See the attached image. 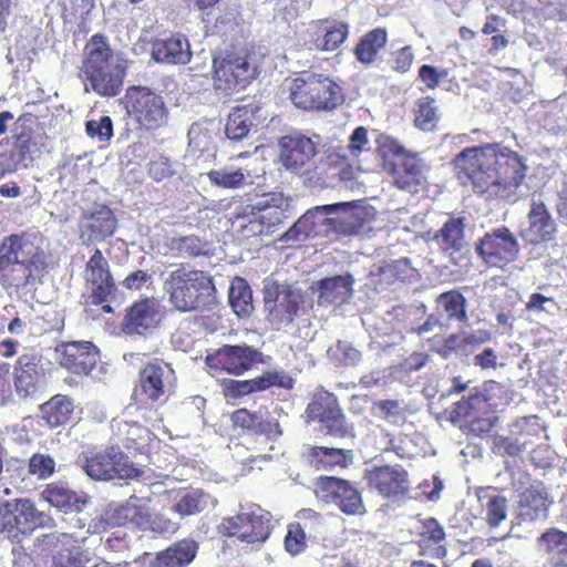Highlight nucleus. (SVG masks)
Here are the masks:
<instances>
[{"label": "nucleus", "mask_w": 567, "mask_h": 567, "mask_svg": "<svg viewBox=\"0 0 567 567\" xmlns=\"http://www.w3.org/2000/svg\"><path fill=\"white\" fill-rule=\"evenodd\" d=\"M152 58L159 63L187 64L192 59L189 41L179 33L157 39L152 45Z\"/></svg>", "instance_id": "29"}, {"label": "nucleus", "mask_w": 567, "mask_h": 567, "mask_svg": "<svg viewBox=\"0 0 567 567\" xmlns=\"http://www.w3.org/2000/svg\"><path fill=\"white\" fill-rule=\"evenodd\" d=\"M437 301L451 318H456L460 321L467 319L465 309L466 300L461 292L451 290L441 293Z\"/></svg>", "instance_id": "55"}, {"label": "nucleus", "mask_w": 567, "mask_h": 567, "mask_svg": "<svg viewBox=\"0 0 567 567\" xmlns=\"http://www.w3.org/2000/svg\"><path fill=\"white\" fill-rule=\"evenodd\" d=\"M386 42V30L374 28L359 39L353 51L354 56L360 63L370 65L377 60L379 52L385 47Z\"/></svg>", "instance_id": "41"}, {"label": "nucleus", "mask_w": 567, "mask_h": 567, "mask_svg": "<svg viewBox=\"0 0 567 567\" xmlns=\"http://www.w3.org/2000/svg\"><path fill=\"white\" fill-rule=\"evenodd\" d=\"M28 472L38 480H47L55 472V461L49 454L34 453L29 458Z\"/></svg>", "instance_id": "60"}, {"label": "nucleus", "mask_w": 567, "mask_h": 567, "mask_svg": "<svg viewBox=\"0 0 567 567\" xmlns=\"http://www.w3.org/2000/svg\"><path fill=\"white\" fill-rule=\"evenodd\" d=\"M449 420L453 424L464 422L471 433L483 436L494 427L496 416L489 396L475 388L466 399L450 408Z\"/></svg>", "instance_id": "12"}, {"label": "nucleus", "mask_w": 567, "mask_h": 567, "mask_svg": "<svg viewBox=\"0 0 567 567\" xmlns=\"http://www.w3.org/2000/svg\"><path fill=\"white\" fill-rule=\"evenodd\" d=\"M42 419L50 427L68 423L74 412L72 400L63 394H56L40 406Z\"/></svg>", "instance_id": "43"}, {"label": "nucleus", "mask_w": 567, "mask_h": 567, "mask_svg": "<svg viewBox=\"0 0 567 567\" xmlns=\"http://www.w3.org/2000/svg\"><path fill=\"white\" fill-rule=\"evenodd\" d=\"M260 112L261 106L257 103L233 107L225 126L226 136L233 141H241L247 137L250 130L264 121Z\"/></svg>", "instance_id": "27"}, {"label": "nucleus", "mask_w": 567, "mask_h": 567, "mask_svg": "<svg viewBox=\"0 0 567 567\" xmlns=\"http://www.w3.org/2000/svg\"><path fill=\"white\" fill-rule=\"evenodd\" d=\"M113 449L86 458L84 470L94 480H112Z\"/></svg>", "instance_id": "52"}, {"label": "nucleus", "mask_w": 567, "mask_h": 567, "mask_svg": "<svg viewBox=\"0 0 567 567\" xmlns=\"http://www.w3.org/2000/svg\"><path fill=\"white\" fill-rule=\"evenodd\" d=\"M84 305L99 307L104 313H113L124 302V296L117 290V286H94L92 290L83 295Z\"/></svg>", "instance_id": "45"}, {"label": "nucleus", "mask_w": 567, "mask_h": 567, "mask_svg": "<svg viewBox=\"0 0 567 567\" xmlns=\"http://www.w3.org/2000/svg\"><path fill=\"white\" fill-rule=\"evenodd\" d=\"M319 226L326 231L337 235L351 236L358 234L362 226L360 218L352 209L350 203H337L317 206L306 212L281 237L282 240H300L316 237Z\"/></svg>", "instance_id": "4"}, {"label": "nucleus", "mask_w": 567, "mask_h": 567, "mask_svg": "<svg viewBox=\"0 0 567 567\" xmlns=\"http://www.w3.org/2000/svg\"><path fill=\"white\" fill-rule=\"evenodd\" d=\"M264 303L268 321L280 329L293 322L307 303V296L292 286H265Z\"/></svg>", "instance_id": "15"}, {"label": "nucleus", "mask_w": 567, "mask_h": 567, "mask_svg": "<svg viewBox=\"0 0 567 567\" xmlns=\"http://www.w3.org/2000/svg\"><path fill=\"white\" fill-rule=\"evenodd\" d=\"M262 212L259 213V235H269L287 218L288 198L281 193H271L262 198Z\"/></svg>", "instance_id": "36"}, {"label": "nucleus", "mask_w": 567, "mask_h": 567, "mask_svg": "<svg viewBox=\"0 0 567 567\" xmlns=\"http://www.w3.org/2000/svg\"><path fill=\"white\" fill-rule=\"evenodd\" d=\"M347 147L329 148L326 154V164L330 167H340L341 179L352 178V165Z\"/></svg>", "instance_id": "59"}, {"label": "nucleus", "mask_w": 567, "mask_h": 567, "mask_svg": "<svg viewBox=\"0 0 567 567\" xmlns=\"http://www.w3.org/2000/svg\"><path fill=\"white\" fill-rule=\"evenodd\" d=\"M44 520L45 515L28 498L0 505V532L14 542H21L38 527L43 526Z\"/></svg>", "instance_id": "14"}, {"label": "nucleus", "mask_w": 567, "mask_h": 567, "mask_svg": "<svg viewBox=\"0 0 567 567\" xmlns=\"http://www.w3.org/2000/svg\"><path fill=\"white\" fill-rule=\"evenodd\" d=\"M476 251L486 265L505 268L518 258L519 244L509 228L501 226L480 239Z\"/></svg>", "instance_id": "16"}, {"label": "nucleus", "mask_w": 567, "mask_h": 567, "mask_svg": "<svg viewBox=\"0 0 567 567\" xmlns=\"http://www.w3.org/2000/svg\"><path fill=\"white\" fill-rule=\"evenodd\" d=\"M329 352L342 367H357L362 361V353L352 343L339 340Z\"/></svg>", "instance_id": "57"}, {"label": "nucleus", "mask_w": 567, "mask_h": 567, "mask_svg": "<svg viewBox=\"0 0 567 567\" xmlns=\"http://www.w3.org/2000/svg\"><path fill=\"white\" fill-rule=\"evenodd\" d=\"M289 100L307 112H332L346 101L343 87L328 75L302 71L289 81Z\"/></svg>", "instance_id": "5"}, {"label": "nucleus", "mask_w": 567, "mask_h": 567, "mask_svg": "<svg viewBox=\"0 0 567 567\" xmlns=\"http://www.w3.org/2000/svg\"><path fill=\"white\" fill-rule=\"evenodd\" d=\"M154 439L155 435L148 427L136 422H125L123 429H120V441L132 453H147Z\"/></svg>", "instance_id": "42"}, {"label": "nucleus", "mask_w": 567, "mask_h": 567, "mask_svg": "<svg viewBox=\"0 0 567 567\" xmlns=\"http://www.w3.org/2000/svg\"><path fill=\"white\" fill-rule=\"evenodd\" d=\"M375 409L390 423H401L405 420V411L398 400H380L375 402Z\"/></svg>", "instance_id": "64"}, {"label": "nucleus", "mask_w": 567, "mask_h": 567, "mask_svg": "<svg viewBox=\"0 0 567 567\" xmlns=\"http://www.w3.org/2000/svg\"><path fill=\"white\" fill-rule=\"evenodd\" d=\"M45 375L42 357L37 353H23L13 364V385L16 393L21 399L33 395L40 388Z\"/></svg>", "instance_id": "24"}, {"label": "nucleus", "mask_w": 567, "mask_h": 567, "mask_svg": "<svg viewBox=\"0 0 567 567\" xmlns=\"http://www.w3.org/2000/svg\"><path fill=\"white\" fill-rule=\"evenodd\" d=\"M465 219L463 217H450L435 233L433 239L444 254L453 256L464 245Z\"/></svg>", "instance_id": "39"}, {"label": "nucleus", "mask_w": 567, "mask_h": 567, "mask_svg": "<svg viewBox=\"0 0 567 567\" xmlns=\"http://www.w3.org/2000/svg\"><path fill=\"white\" fill-rule=\"evenodd\" d=\"M230 422L234 429H240L251 434H264L268 439H277L282 435V430L276 419L265 420L258 412L246 408L235 410L230 414Z\"/></svg>", "instance_id": "30"}, {"label": "nucleus", "mask_w": 567, "mask_h": 567, "mask_svg": "<svg viewBox=\"0 0 567 567\" xmlns=\"http://www.w3.org/2000/svg\"><path fill=\"white\" fill-rule=\"evenodd\" d=\"M347 22L334 19L318 20L311 34L312 48L320 51L337 50L349 37Z\"/></svg>", "instance_id": "28"}, {"label": "nucleus", "mask_w": 567, "mask_h": 567, "mask_svg": "<svg viewBox=\"0 0 567 567\" xmlns=\"http://www.w3.org/2000/svg\"><path fill=\"white\" fill-rule=\"evenodd\" d=\"M112 458V478L118 477L125 480H134L142 476L143 471L130 462L122 452H115L113 450Z\"/></svg>", "instance_id": "61"}, {"label": "nucleus", "mask_w": 567, "mask_h": 567, "mask_svg": "<svg viewBox=\"0 0 567 567\" xmlns=\"http://www.w3.org/2000/svg\"><path fill=\"white\" fill-rule=\"evenodd\" d=\"M537 545L548 558L567 557V532L550 527L540 534Z\"/></svg>", "instance_id": "48"}, {"label": "nucleus", "mask_w": 567, "mask_h": 567, "mask_svg": "<svg viewBox=\"0 0 567 567\" xmlns=\"http://www.w3.org/2000/svg\"><path fill=\"white\" fill-rule=\"evenodd\" d=\"M85 131L91 138L106 142L113 136V122L107 115L101 116L99 121L89 120L85 123Z\"/></svg>", "instance_id": "63"}, {"label": "nucleus", "mask_w": 567, "mask_h": 567, "mask_svg": "<svg viewBox=\"0 0 567 567\" xmlns=\"http://www.w3.org/2000/svg\"><path fill=\"white\" fill-rule=\"evenodd\" d=\"M59 364L70 373L87 375L96 365L97 348L90 341L61 342L55 347Z\"/></svg>", "instance_id": "19"}, {"label": "nucleus", "mask_w": 567, "mask_h": 567, "mask_svg": "<svg viewBox=\"0 0 567 567\" xmlns=\"http://www.w3.org/2000/svg\"><path fill=\"white\" fill-rule=\"evenodd\" d=\"M35 248L31 235L27 231L6 236L0 244L1 279L19 280L21 277L16 275L17 268Z\"/></svg>", "instance_id": "21"}, {"label": "nucleus", "mask_w": 567, "mask_h": 567, "mask_svg": "<svg viewBox=\"0 0 567 567\" xmlns=\"http://www.w3.org/2000/svg\"><path fill=\"white\" fill-rule=\"evenodd\" d=\"M279 158L287 169H307L318 153L317 144L302 134L285 135L279 140Z\"/></svg>", "instance_id": "22"}, {"label": "nucleus", "mask_w": 567, "mask_h": 567, "mask_svg": "<svg viewBox=\"0 0 567 567\" xmlns=\"http://www.w3.org/2000/svg\"><path fill=\"white\" fill-rule=\"evenodd\" d=\"M305 416L308 423H320L330 436L340 439L353 436L352 427L340 408L337 395L328 390L320 388L313 392L307 404Z\"/></svg>", "instance_id": "11"}, {"label": "nucleus", "mask_w": 567, "mask_h": 567, "mask_svg": "<svg viewBox=\"0 0 567 567\" xmlns=\"http://www.w3.org/2000/svg\"><path fill=\"white\" fill-rule=\"evenodd\" d=\"M446 535L444 527L434 517L424 519L421 523V530L419 533L417 545L420 554L426 555L432 558L442 559L446 556L447 549L442 542Z\"/></svg>", "instance_id": "35"}, {"label": "nucleus", "mask_w": 567, "mask_h": 567, "mask_svg": "<svg viewBox=\"0 0 567 567\" xmlns=\"http://www.w3.org/2000/svg\"><path fill=\"white\" fill-rule=\"evenodd\" d=\"M271 519L270 512L258 504H248L235 516L225 517L218 528L225 537H236L246 544L264 543L271 534Z\"/></svg>", "instance_id": "8"}, {"label": "nucleus", "mask_w": 567, "mask_h": 567, "mask_svg": "<svg viewBox=\"0 0 567 567\" xmlns=\"http://www.w3.org/2000/svg\"><path fill=\"white\" fill-rule=\"evenodd\" d=\"M306 460L310 466L318 471L334 467L346 468L353 461V452L338 447L310 446L307 450Z\"/></svg>", "instance_id": "34"}, {"label": "nucleus", "mask_w": 567, "mask_h": 567, "mask_svg": "<svg viewBox=\"0 0 567 567\" xmlns=\"http://www.w3.org/2000/svg\"><path fill=\"white\" fill-rule=\"evenodd\" d=\"M150 498L132 495L124 504L110 505L103 520L107 527L144 528L151 524Z\"/></svg>", "instance_id": "20"}, {"label": "nucleus", "mask_w": 567, "mask_h": 567, "mask_svg": "<svg viewBox=\"0 0 567 567\" xmlns=\"http://www.w3.org/2000/svg\"><path fill=\"white\" fill-rule=\"evenodd\" d=\"M167 284H212V277L189 264H182L171 272Z\"/></svg>", "instance_id": "54"}, {"label": "nucleus", "mask_w": 567, "mask_h": 567, "mask_svg": "<svg viewBox=\"0 0 567 567\" xmlns=\"http://www.w3.org/2000/svg\"><path fill=\"white\" fill-rule=\"evenodd\" d=\"M414 126L422 132H434L437 128L440 113L435 100L430 96L419 99L414 107Z\"/></svg>", "instance_id": "47"}, {"label": "nucleus", "mask_w": 567, "mask_h": 567, "mask_svg": "<svg viewBox=\"0 0 567 567\" xmlns=\"http://www.w3.org/2000/svg\"><path fill=\"white\" fill-rule=\"evenodd\" d=\"M198 548V543L193 538L179 539L156 553L150 567H186L196 558Z\"/></svg>", "instance_id": "31"}, {"label": "nucleus", "mask_w": 567, "mask_h": 567, "mask_svg": "<svg viewBox=\"0 0 567 567\" xmlns=\"http://www.w3.org/2000/svg\"><path fill=\"white\" fill-rule=\"evenodd\" d=\"M123 104L126 113L138 128L156 131L168 121V109L163 96L147 86L132 85L126 89Z\"/></svg>", "instance_id": "7"}, {"label": "nucleus", "mask_w": 567, "mask_h": 567, "mask_svg": "<svg viewBox=\"0 0 567 567\" xmlns=\"http://www.w3.org/2000/svg\"><path fill=\"white\" fill-rule=\"evenodd\" d=\"M478 498L486 499L484 505L486 512V522L491 527H497L506 518L507 499L505 496L496 493L492 487L481 488Z\"/></svg>", "instance_id": "46"}, {"label": "nucleus", "mask_w": 567, "mask_h": 567, "mask_svg": "<svg viewBox=\"0 0 567 567\" xmlns=\"http://www.w3.org/2000/svg\"><path fill=\"white\" fill-rule=\"evenodd\" d=\"M44 501L64 513L80 511L85 499L61 482L50 483L41 493Z\"/></svg>", "instance_id": "40"}, {"label": "nucleus", "mask_w": 567, "mask_h": 567, "mask_svg": "<svg viewBox=\"0 0 567 567\" xmlns=\"http://www.w3.org/2000/svg\"><path fill=\"white\" fill-rule=\"evenodd\" d=\"M212 497L202 488L185 489L174 503L172 511L182 518L204 512L210 504Z\"/></svg>", "instance_id": "44"}, {"label": "nucleus", "mask_w": 567, "mask_h": 567, "mask_svg": "<svg viewBox=\"0 0 567 567\" xmlns=\"http://www.w3.org/2000/svg\"><path fill=\"white\" fill-rule=\"evenodd\" d=\"M388 321L392 329L399 333L422 334L432 330L437 324V319L431 315L423 323L425 307L421 306H396L388 313Z\"/></svg>", "instance_id": "26"}, {"label": "nucleus", "mask_w": 567, "mask_h": 567, "mask_svg": "<svg viewBox=\"0 0 567 567\" xmlns=\"http://www.w3.org/2000/svg\"><path fill=\"white\" fill-rule=\"evenodd\" d=\"M164 312L155 298H145L134 302L124 318V330L127 333L145 334L155 329L162 321Z\"/></svg>", "instance_id": "25"}, {"label": "nucleus", "mask_w": 567, "mask_h": 567, "mask_svg": "<svg viewBox=\"0 0 567 567\" xmlns=\"http://www.w3.org/2000/svg\"><path fill=\"white\" fill-rule=\"evenodd\" d=\"M251 286H229L228 299L239 318L249 317L254 310Z\"/></svg>", "instance_id": "53"}, {"label": "nucleus", "mask_w": 567, "mask_h": 567, "mask_svg": "<svg viewBox=\"0 0 567 567\" xmlns=\"http://www.w3.org/2000/svg\"><path fill=\"white\" fill-rule=\"evenodd\" d=\"M215 286H172L171 301L179 311H192L205 307Z\"/></svg>", "instance_id": "37"}, {"label": "nucleus", "mask_w": 567, "mask_h": 567, "mask_svg": "<svg viewBox=\"0 0 567 567\" xmlns=\"http://www.w3.org/2000/svg\"><path fill=\"white\" fill-rule=\"evenodd\" d=\"M84 278L86 284H113L109 261L99 248L93 251L85 265Z\"/></svg>", "instance_id": "50"}, {"label": "nucleus", "mask_w": 567, "mask_h": 567, "mask_svg": "<svg viewBox=\"0 0 567 567\" xmlns=\"http://www.w3.org/2000/svg\"><path fill=\"white\" fill-rule=\"evenodd\" d=\"M175 386L176 374L171 364L154 359L140 369L132 400L137 405H161L174 393Z\"/></svg>", "instance_id": "6"}, {"label": "nucleus", "mask_w": 567, "mask_h": 567, "mask_svg": "<svg viewBox=\"0 0 567 567\" xmlns=\"http://www.w3.org/2000/svg\"><path fill=\"white\" fill-rule=\"evenodd\" d=\"M371 284H412L420 279L419 271L408 259L374 265L369 272Z\"/></svg>", "instance_id": "33"}, {"label": "nucleus", "mask_w": 567, "mask_h": 567, "mask_svg": "<svg viewBox=\"0 0 567 567\" xmlns=\"http://www.w3.org/2000/svg\"><path fill=\"white\" fill-rule=\"evenodd\" d=\"M207 177L214 186L229 189L244 186L246 181V176L240 168L234 172H227L225 169H212L207 173Z\"/></svg>", "instance_id": "56"}, {"label": "nucleus", "mask_w": 567, "mask_h": 567, "mask_svg": "<svg viewBox=\"0 0 567 567\" xmlns=\"http://www.w3.org/2000/svg\"><path fill=\"white\" fill-rule=\"evenodd\" d=\"M455 177L478 195L509 200L526 177L523 157L501 143L465 147L453 159Z\"/></svg>", "instance_id": "1"}, {"label": "nucleus", "mask_w": 567, "mask_h": 567, "mask_svg": "<svg viewBox=\"0 0 567 567\" xmlns=\"http://www.w3.org/2000/svg\"><path fill=\"white\" fill-rule=\"evenodd\" d=\"M557 225L542 200H532L527 225L519 229V237L527 245H540L553 240Z\"/></svg>", "instance_id": "23"}, {"label": "nucleus", "mask_w": 567, "mask_h": 567, "mask_svg": "<svg viewBox=\"0 0 567 567\" xmlns=\"http://www.w3.org/2000/svg\"><path fill=\"white\" fill-rule=\"evenodd\" d=\"M248 381L251 393L262 392L274 386L290 390L295 383L289 374L279 371H267Z\"/></svg>", "instance_id": "51"}, {"label": "nucleus", "mask_w": 567, "mask_h": 567, "mask_svg": "<svg viewBox=\"0 0 567 567\" xmlns=\"http://www.w3.org/2000/svg\"><path fill=\"white\" fill-rule=\"evenodd\" d=\"M85 229L89 233V240L103 241L113 236L117 227V219L114 213L106 206L85 214Z\"/></svg>", "instance_id": "38"}, {"label": "nucleus", "mask_w": 567, "mask_h": 567, "mask_svg": "<svg viewBox=\"0 0 567 567\" xmlns=\"http://www.w3.org/2000/svg\"><path fill=\"white\" fill-rule=\"evenodd\" d=\"M48 268L47 254L37 247L29 257L21 261L16 274L23 275L25 284H32L41 281L44 275L48 274Z\"/></svg>", "instance_id": "49"}, {"label": "nucleus", "mask_w": 567, "mask_h": 567, "mask_svg": "<svg viewBox=\"0 0 567 567\" xmlns=\"http://www.w3.org/2000/svg\"><path fill=\"white\" fill-rule=\"evenodd\" d=\"M364 477L369 487L384 498L396 499L409 494V473L402 465L374 466L365 473Z\"/></svg>", "instance_id": "18"}, {"label": "nucleus", "mask_w": 567, "mask_h": 567, "mask_svg": "<svg viewBox=\"0 0 567 567\" xmlns=\"http://www.w3.org/2000/svg\"><path fill=\"white\" fill-rule=\"evenodd\" d=\"M27 120V114L20 115L11 135L0 141V179L33 163L37 144L33 128L24 125Z\"/></svg>", "instance_id": "10"}, {"label": "nucleus", "mask_w": 567, "mask_h": 567, "mask_svg": "<svg viewBox=\"0 0 567 567\" xmlns=\"http://www.w3.org/2000/svg\"><path fill=\"white\" fill-rule=\"evenodd\" d=\"M284 547L285 550L291 556H297L306 549L307 536L300 523L295 522L287 526Z\"/></svg>", "instance_id": "58"}, {"label": "nucleus", "mask_w": 567, "mask_h": 567, "mask_svg": "<svg viewBox=\"0 0 567 567\" xmlns=\"http://www.w3.org/2000/svg\"><path fill=\"white\" fill-rule=\"evenodd\" d=\"M213 73L217 89L238 91L258 76L259 66L248 51L228 52L213 59Z\"/></svg>", "instance_id": "9"}, {"label": "nucleus", "mask_w": 567, "mask_h": 567, "mask_svg": "<svg viewBox=\"0 0 567 567\" xmlns=\"http://www.w3.org/2000/svg\"><path fill=\"white\" fill-rule=\"evenodd\" d=\"M126 69L115 59L104 34H93L85 43L78 76L85 91L102 97L117 96L124 84Z\"/></svg>", "instance_id": "2"}, {"label": "nucleus", "mask_w": 567, "mask_h": 567, "mask_svg": "<svg viewBox=\"0 0 567 567\" xmlns=\"http://www.w3.org/2000/svg\"><path fill=\"white\" fill-rule=\"evenodd\" d=\"M315 494L347 516H361L367 513L361 491L349 480L321 475L315 481Z\"/></svg>", "instance_id": "13"}, {"label": "nucleus", "mask_w": 567, "mask_h": 567, "mask_svg": "<svg viewBox=\"0 0 567 567\" xmlns=\"http://www.w3.org/2000/svg\"><path fill=\"white\" fill-rule=\"evenodd\" d=\"M550 505L549 495L545 487L532 485L519 497L517 519L522 522H536L548 516Z\"/></svg>", "instance_id": "32"}, {"label": "nucleus", "mask_w": 567, "mask_h": 567, "mask_svg": "<svg viewBox=\"0 0 567 567\" xmlns=\"http://www.w3.org/2000/svg\"><path fill=\"white\" fill-rule=\"evenodd\" d=\"M414 61V52L411 45H405L393 51L388 59L390 69L396 73H406L411 70Z\"/></svg>", "instance_id": "62"}, {"label": "nucleus", "mask_w": 567, "mask_h": 567, "mask_svg": "<svg viewBox=\"0 0 567 567\" xmlns=\"http://www.w3.org/2000/svg\"><path fill=\"white\" fill-rule=\"evenodd\" d=\"M375 152L383 171L391 176L396 188L410 194H417L425 188L427 182L422 159L396 138L380 133L375 138Z\"/></svg>", "instance_id": "3"}, {"label": "nucleus", "mask_w": 567, "mask_h": 567, "mask_svg": "<svg viewBox=\"0 0 567 567\" xmlns=\"http://www.w3.org/2000/svg\"><path fill=\"white\" fill-rule=\"evenodd\" d=\"M261 361V353L250 346H223L207 354L205 362L215 371L241 375Z\"/></svg>", "instance_id": "17"}]
</instances>
